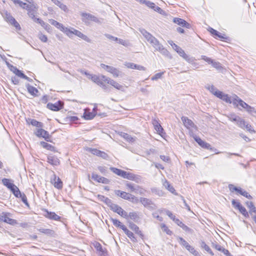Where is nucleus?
Masks as SVG:
<instances>
[{"instance_id": "nucleus-43", "label": "nucleus", "mask_w": 256, "mask_h": 256, "mask_svg": "<svg viewBox=\"0 0 256 256\" xmlns=\"http://www.w3.org/2000/svg\"><path fill=\"white\" fill-rule=\"evenodd\" d=\"M136 188L134 192V193L136 194H140L141 195L144 194L146 192V190L144 189L143 188H142V187L138 185L136 186Z\"/></svg>"}, {"instance_id": "nucleus-9", "label": "nucleus", "mask_w": 256, "mask_h": 256, "mask_svg": "<svg viewBox=\"0 0 256 256\" xmlns=\"http://www.w3.org/2000/svg\"><path fill=\"white\" fill-rule=\"evenodd\" d=\"M103 76L106 77L104 75L98 76L96 75L92 74L90 75L89 79L91 80L92 82L100 86V85L102 84L103 82H105V78H103Z\"/></svg>"}, {"instance_id": "nucleus-8", "label": "nucleus", "mask_w": 256, "mask_h": 256, "mask_svg": "<svg viewBox=\"0 0 256 256\" xmlns=\"http://www.w3.org/2000/svg\"><path fill=\"white\" fill-rule=\"evenodd\" d=\"M105 78V82L108 84H110L111 86H114L117 90H124V86L116 82L114 80L110 78L109 77H104Z\"/></svg>"}, {"instance_id": "nucleus-28", "label": "nucleus", "mask_w": 256, "mask_h": 256, "mask_svg": "<svg viewBox=\"0 0 256 256\" xmlns=\"http://www.w3.org/2000/svg\"><path fill=\"white\" fill-rule=\"evenodd\" d=\"M52 1L57 6H58L62 10L66 12L68 11L67 6L62 3L59 0H52Z\"/></svg>"}, {"instance_id": "nucleus-6", "label": "nucleus", "mask_w": 256, "mask_h": 256, "mask_svg": "<svg viewBox=\"0 0 256 256\" xmlns=\"http://www.w3.org/2000/svg\"><path fill=\"white\" fill-rule=\"evenodd\" d=\"M193 137H194V140L202 148L208 149V150H210L212 151L216 150V149H215L213 147H212V146L210 145V144L203 141L200 138H199L196 136H194Z\"/></svg>"}, {"instance_id": "nucleus-53", "label": "nucleus", "mask_w": 256, "mask_h": 256, "mask_svg": "<svg viewBox=\"0 0 256 256\" xmlns=\"http://www.w3.org/2000/svg\"><path fill=\"white\" fill-rule=\"evenodd\" d=\"M21 198L22 202L26 206H28V204L27 200V198L25 194L24 193H20V194L19 195V197Z\"/></svg>"}, {"instance_id": "nucleus-5", "label": "nucleus", "mask_w": 256, "mask_h": 256, "mask_svg": "<svg viewBox=\"0 0 256 256\" xmlns=\"http://www.w3.org/2000/svg\"><path fill=\"white\" fill-rule=\"evenodd\" d=\"M4 18L10 24L13 25L17 30H20L21 28L19 24L16 21L15 18L7 12L5 14Z\"/></svg>"}, {"instance_id": "nucleus-51", "label": "nucleus", "mask_w": 256, "mask_h": 256, "mask_svg": "<svg viewBox=\"0 0 256 256\" xmlns=\"http://www.w3.org/2000/svg\"><path fill=\"white\" fill-rule=\"evenodd\" d=\"M161 228L162 230L166 232L168 234L171 235L172 234V232L168 229L165 224H161Z\"/></svg>"}, {"instance_id": "nucleus-46", "label": "nucleus", "mask_w": 256, "mask_h": 256, "mask_svg": "<svg viewBox=\"0 0 256 256\" xmlns=\"http://www.w3.org/2000/svg\"><path fill=\"white\" fill-rule=\"evenodd\" d=\"M164 72H158L155 74L151 78V80H156L158 79L162 78V75L164 74Z\"/></svg>"}, {"instance_id": "nucleus-4", "label": "nucleus", "mask_w": 256, "mask_h": 256, "mask_svg": "<svg viewBox=\"0 0 256 256\" xmlns=\"http://www.w3.org/2000/svg\"><path fill=\"white\" fill-rule=\"evenodd\" d=\"M50 182L53 184L54 188L58 189H62L63 186V184L59 177L56 176L54 172V174L50 178Z\"/></svg>"}, {"instance_id": "nucleus-55", "label": "nucleus", "mask_w": 256, "mask_h": 256, "mask_svg": "<svg viewBox=\"0 0 256 256\" xmlns=\"http://www.w3.org/2000/svg\"><path fill=\"white\" fill-rule=\"evenodd\" d=\"M245 110L250 114H252L253 113H256V111L254 108L249 106L248 104L247 105V106H246Z\"/></svg>"}, {"instance_id": "nucleus-52", "label": "nucleus", "mask_w": 256, "mask_h": 256, "mask_svg": "<svg viewBox=\"0 0 256 256\" xmlns=\"http://www.w3.org/2000/svg\"><path fill=\"white\" fill-rule=\"evenodd\" d=\"M206 88L214 95L218 90L213 85H208Z\"/></svg>"}, {"instance_id": "nucleus-36", "label": "nucleus", "mask_w": 256, "mask_h": 256, "mask_svg": "<svg viewBox=\"0 0 256 256\" xmlns=\"http://www.w3.org/2000/svg\"><path fill=\"white\" fill-rule=\"evenodd\" d=\"M129 226L131 230L134 231L136 234L142 235V232L139 230V228L134 223H130Z\"/></svg>"}, {"instance_id": "nucleus-40", "label": "nucleus", "mask_w": 256, "mask_h": 256, "mask_svg": "<svg viewBox=\"0 0 256 256\" xmlns=\"http://www.w3.org/2000/svg\"><path fill=\"white\" fill-rule=\"evenodd\" d=\"M186 249L188 250L191 254H194V256H200L199 252H197L194 247L189 245Z\"/></svg>"}, {"instance_id": "nucleus-62", "label": "nucleus", "mask_w": 256, "mask_h": 256, "mask_svg": "<svg viewBox=\"0 0 256 256\" xmlns=\"http://www.w3.org/2000/svg\"><path fill=\"white\" fill-rule=\"evenodd\" d=\"M88 151L90 152L92 154H93L94 155H96L97 156H98V154H100V150H98L96 148H90L88 149Z\"/></svg>"}, {"instance_id": "nucleus-23", "label": "nucleus", "mask_w": 256, "mask_h": 256, "mask_svg": "<svg viewBox=\"0 0 256 256\" xmlns=\"http://www.w3.org/2000/svg\"><path fill=\"white\" fill-rule=\"evenodd\" d=\"M11 70L17 76L24 79H28V77L21 70H18L16 66H12Z\"/></svg>"}, {"instance_id": "nucleus-30", "label": "nucleus", "mask_w": 256, "mask_h": 256, "mask_svg": "<svg viewBox=\"0 0 256 256\" xmlns=\"http://www.w3.org/2000/svg\"><path fill=\"white\" fill-rule=\"evenodd\" d=\"M27 90L30 94L33 96H36V94L38 92L37 88L33 86H30V84L26 85Z\"/></svg>"}, {"instance_id": "nucleus-41", "label": "nucleus", "mask_w": 256, "mask_h": 256, "mask_svg": "<svg viewBox=\"0 0 256 256\" xmlns=\"http://www.w3.org/2000/svg\"><path fill=\"white\" fill-rule=\"evenodd\" d=\"M246 122L241 118H239L238 120L236 122L237 125L240 128L244 129Z\"/></svg>"}, {"instance_id": "nucleus-39", "label": "nucleus", "mask_w": 256, "mask_h": 256, "mask_svg": "<svg viewBox=\"0 0 256 256\" xmlns=\"http://www.w3.org/2000/svg\"><path fill=\"white\" fill-rule=\"evenodd\" d=\"M246 204L250 209L249 212L250 214H252V212L256 214V208L254 206L252 202H247Z\"/></svg>"}, {"instance_id": "nucleus-47", "label": "nucleus", "mask_w": 256, "mask_h": 256, "mask_svg": "<svg viewBox=\"0 0 256 256\" xmlns=\"http://www.w3.org/2000/svg\"><path fill=\"white\" fill-rule=\"evenodd\" d=\"M124 233L133 242H134L136 240V238L134 237V234L132 232L128 230L126 231Z\"/></svg>"}, {"instance_id": "nucleus-57", "label": "nucleus", "mask_w": 256, "mask_h": 256, "mask_svg": "<svg viewBox=\"0 0 256 256\" xmlns=\"http://www.w3.org/2000/svg\"><path fill=\"white\" fill-rule=\"evenodd\" d=\"M39 39L44 42H46L48 40L47 36L42 33H39L38 35Z\"/></svg>"}, {"instance_id": "nucleus-58", "label": "nucleus", "mask_w": 256, "mask_h": 256, "mask_svg": "<svg viewBox=\"0 0 256 256\" xmlns=\"http://www.w3.org/2000/svg\"><path fill=\"white\" fill-rule=\"evenodd\" d=\"M98 170L103 174L107 173V168L104 166H99L98 167Z\"/></svg>"}, {"instance_id": "nucleus-34", "label": "nucleus", "mask_w": 256, "mask_h": 256, "mask_svg": "<svg viewBox=\"0 0 256 256\" xmlns=\"http://www.w3.org/2000/svg\"><path fill=\"white\" fill-rule=\"evenodd\" d=\"M10 190L16 198H18L19 195L20 194L21 192H20L19 188L15 184L12 186V188H10Z\"/></svg>"}, {"instance_id": "nucleus-14", "label": "nucleus", "mask_w": 256, "mask_h": 256, "mask_svg": "<svg viewBox=\"0 0 256 256\" xmlns=\"http://www.w3.org/2000/svg\"><path fill=\"white\" fill-rule=\"evenodd\" d=\"M47 108L54 111H58L62 108V104L60 101L54 104L48 103L47 104Z\"/></svg>"}, {"instance_id": "nucleus-10", "label": "nucleus", "mask_w": 256, "mask_h": 256, "mask_svg": "<svg viewBox=\"0 0 256 256\" xmlns=\"http://www.w3.org/2000/svg\"><path fill=\"white\" fill-rule=\"evenodd\" d=\"M123 178H126L129 180H134L136 182H138L140 180V176H136L132 173L124 171Z\"/></svg>"}, {"instance_id": "nucleus-45", "label": "nucleus", "mask_w": 256, "mask_h": 256, "mask_svg": "<svg viewBox=\"0 0 256 256\" xmlns=\"http://www.w3.org/2000/svg\"><path fill=\"white\" fill-rule=\"evenodd\" d=\"M122 136L128 142H133L134 140V138L128 134L123 133Z\"/></svg>"}, {"instance_id": "nucleus-50", "label": "nucleus", "mask_w": 256, "mask_h": 256, "mask_svg": "<svg viewBox=\"0 0 256 256\" xmlns=\"http://www.w3.org/2000/svg\"><path fill=\"white\" fill-rule=\"evenodd\" d=\"M228 118L229 120H231L232 122H237L238 120L239 116H237L235 114H230L229 116H228Z\"/></svg>"}, {"instance_id": "nucleus-35", "label": "nucleus", "mask_w": 256, "mask_h": 256, "mask_svg": "<svg viewBox=\"0 0 256 256\" xmlns=\"http://www.w3.org/2000/svg\"><path fill=\"white\" fill-rule=\"evenodd\" d=\"M153 124L154 126V129L156 130L160 134L163 130V128L160 126V124L156 120H154L153 122Z\"/></svg>"}, {"instance_id": "nucleus-3", "label": "nucleus", "mask_w": 256, "mask_h": 256, "mask_svg": "<svg viewBox=\"0 0 256 256\" xmlns=\"http://www.w3.org/2000/svg\"><path fill=\"white\" fill-rule=\"evenodd\" d=\"M110 208L111 210L115 212H116L120 216L126 218H128V213L118 204L112 203Z\"/></svg>"}, {"instance_id": "nucleus-25", "label": "nucleus", "mask_w": 256, "mask_h": 256, "mask_svg": "<svg viewBox=\"0 0 256 256\" xmlns=\"http://www.w3.org/2000/svg\"><path fill=\"white\" fill-rule=\"evenodd\" d=\"M50 22L53 26L60 29L62 32H65L66 28L62 24L58 22L57 21L51 19L49 20Z\"/></svg>"}, {"instance_id": "nucleus-61", "label": "nucleus", "mask_w": 256, "mask_h": 256, "mask_svg": "<svg viewBox=\"0 0 256 256\" xmlns=\"http://www.w3.org/2000/svg\"><path fill=\"white\" fill-rule=\"evenodd\" d=\"M111 221L112 222V224L114 226L117 227H120L121 224V222L116 219H114L113 218H110Z\"/></svg>"}, {"instance_id": "nucleus-16", "label": "nucleus", "mask_w": 256, "mask_h": 256, "mask_svg": "<svg viewBox=\"0 0 256 256\" xmlns=\"http://www.w3.org/2000/svg\"><path fill=\"white\" fill-rule=\"evenodd\" d=\"M114 193L118 196H120L124 200H130L132 198V194L125 192L120 191V190H116L114 191Z\"/></svg>"}, {"instance_id": "nucleus-12", "label": "nucleus", "mask_w": 256, "mask_h": 256, "mask_svg": "<svg viewBox=\"0 0 256 256\" xmlns=\"http://www.w3.org/2000/svg\"><path fill=\"white\" fill-rule=\"evenodd\" d=\"M182 120L184 123V126L187 128L190 129L191 128H194L196 130H197V126L194 124L192 122V121L190 120L188 117L186 116H182Z\"/></svg>"}, {"instance_id": "nucleus-56", "label": "nucleus", "mask_w": 256, "mask_h": 256, "mask_svg": "<svg viewBox=\"0 0 256 256\" xmlns=\"http://www.w3.org/2000/svg\"><path fill=\"white\" fill-rule=\"evenodd\" d=\"M14 2L15 4H18L20 7L24 9H26V6L28 5V4L20 1V0H14Z\"/></svg>"}, {"instance_id": "nucleus-11", "label": "nucleus", "mask_w": 256, "mask_h": 256, "mask_svg": "<svg viewBox=\"0 0 256 256\" xmlns=\"http://www.w3.org/2000/svg\"><path fill=\"white\" fill-rule=\"evenodd\" d=\"M178 54L182 56L184 60H185L188 63L192 64L194 62V59L192 57H190L189 56L186 54L182 48H180L178 50L176 51Z\"/></svg>"}, {"instance_id": "nucleus-63", "label": "nucleus", "mask_w": 256, "mask_h": 256, "mask_svg": "<svg viewBox=\"0 0 256 256\" xmlns=\"http://www.w3.org/2000/svg\"><path fill=\"white\" fill-rule=\"evenodd\" d=\"M39 231L40 232L48 234H51L52 233V230H49V229H44V228H40L39 230Z\"/></svg>"}, {"instance_id": "nucleus-7", "label": "nucleus", "mask_w": 256, "mask_h": 256, "mask_svg": "<svg viewBox=\"0 0 256 256\" xmlns=\"http://www.w3.org/2000/svg\"><path fill=\"white\" fill-rule=\"evenodd\" d=\"M35 134L38 138H43L47 142H50V136L48 132L42 128H38L34 132Z\"/></svg>"}, {"instance_id": "nucleus-38", "label": "nucleus", "mask_w": 256, "mask_h": 256, "mask_svg": "<svg viewBox=\"0 0 256 256\" xmlns=\"http://www.w3.org/2000/svg\"><path fill=\"white\" fill-rule=\"evenodd\" d=\"M40 144L43 148H46L48 150H50L51 151L54 150V147L48 143H46L44 142H40Z\"/></svg>"}, {"instance_id": "nucleus-44", "label": "nucleus", "mask_w": 256, "mask_h": 256, "mask_svg": "<svg viewBox=\"0 0 256 256\" xmlns=\"http://www.w3.org/2000/svg\"><path fill=\"white\" fill-rule=\"evenodd\" d=\"M126 186L128 188L130 192H134L135 190L136 186L138 185L134 184H132L129 182H127L126 184Z\"/></svg>"}, {"instance_id": "nucleus-2", "label": "nucleus", "mask_w": 256, "mask_h": 256, "mask_svg": "<svg viewBox=\"0 0 256 256\" xmlns=\"http://www.w3.org/2000/svg\"><path fill=\"white\" fill-rule=\"evenodd\" d=\"M102 68L111 74L114 78L122 77L123 73L117 68L104 64H100Z\"/></svg>"}, {"instance_id": "nucleus-48", "label": "nucleus", "mask_w": 256, "mask_h": 256, "mask_svg": "<svg viewBox=\"0 0 256 256\" xmlns=\"http://www.w3.org/2000/svg\"><path fill=\"white\" fill-rule=\"evenodd\" d=\"M72 30H70V29L66 28L64 32L69 36H70V35L69 34H74L76 36V34H77V32H78V30H75L74 28H72Z\"/></svg>"}, {"instance_id": "nucleus-20", "label": "nucleus", "mask_w": 256, "mask_h": 256, "mask_svg": "<svg viewBox=\"0 0 256 256\" xmlns=\"http://www.w3.org/2000/svg\"><path fill=\"white\" fill-rule=\"evenodd\" d=\"M46 214L44 216L47 218L55 220H58L60 219V217L54 212H49L47 210H46Z\"/></svg>"}, {"instance_id": "nucleus-24", "label": "nucleus", "mask_w": 256, "mask_h": 256, "mask_svg": "<svg viewBox=\"0 0 256 256\" xmlns=\"http://www.w3.org/2000/svg\"><path fill=\"white\" fill-rule=\"evenodd\" d=\"M90 109H85L84 113V118L86 120H92L96 116V113L94 112H90Z\"/></svg>"}, {"instance_id": "nucleus-29", "label": "nucleus", "mask_w": 256, "mask_h": 256, "mask_svg": "<svg viewBox=\"0 0 256 256\" xmlns=\"http://www.w3.org/2000/svg\"><path fill=\"white\" fill-rule=\"evenodd\" d=\"M2 184L9 190L14 185L10 179L4 178L2 180Z\"/></svg>"}, {"instance_id": "nucleus-59", "label": "nucleus", "mask_w": 256, "mask_h": 256, "mask_svg": "<svg viewBox=\"0 0 256 256\" xmlns=\"http://www.w3.org/2000/svg\"><path fill=\"white\" fill-rule=\"evenodd\" d=\"M179 242L180 244L184 246L186 248L190 244L186 241L183 238H179Z\"/></svg>"}, {"instance_id": "nucleus-60", "label": "nucleus", "mask_w": 256, "mask_h": 256, "mask_svg": "<svg viewBox=\"0 0 256 256\" xmlns=\"http://www.w3.org/2000/svg\"><path fill=\"white\" fill-rule=\"evenodd\" d=\"M116 42L118 43H119L124 46H129V42L128 41L124 40L122 39L118 38V40H117Z\"/></svg>"}, {"instance_id": "nucleus-15", "label": "nucleus", "mask_w": 256, "mask_h": 256, "mask_svg": "<svg viewBox=\"0 0 256 256\" xmlns=\"http://www.w3.org/2000/svg\"><path fill=\"white\" fill-rule=\"evenodd\" d=\"M173 22L182 27L188 28H190V24L187 22L185 20L180 18H174L173 19Z\"/></svg>"}, {"instance_id": "nucleus-64", "label": "nucleus", "mask_w": 256, "mask_h": 256, "mask_svg": "<svg viewBox=\"0 0 256 256\" xmlns=\"http://www.w3.org/2000/svg\"><path fill=\"white\" fill-rule=\"evenodd\" d=\"M211 64H212V66L214 68H216L218 70H220L222 68L220 62L214 61V60L212 62Z\"/></svg>"}, {"instance_id": "nucleus-42", "label": "nucleus", "mask_w": 256, "mask_h": 256, "mask_svg": "<svg viewBox=\"0 0 256 256\" xmlns=\"http://www.w3.org/2000/svg\"><path fill=\"white\" fill-rule=\"evenodd\" d=\"M238 206H239L240 208H238L240 212L246 218H248L249 216L248 214V212L246 211V208L242 206H240L238 204Z\"/></svg>"}, {"instance_id": "nucleus-31", "label": "nucleus", "mask_w": 256, "mask_h": 256, "mask_svg": "<svg viewBox=\"0 0 256 256\" xmlns=\"http://www.w3.org/2000/svg\"><path fill=\"white\" fill-rule=\"evenodd\" d=\"M239 100H241L236 95H234L231 97L230 104H232L234 106L238 107L239 104Z\"/></svg>"}, {"instance_id": "nucleus-21", "label": "nucleus", "mask_w": 256, "mask_h": 256, "mask_svg": "<svg viewBox=\"0 0 256 256\" xmlns=\"http://www.w3.org/2000/svg\"><path fill=\"white\" fill-rule=\"evenodd\" d=\"M210 32L212 35L218 37L220 40H226L228 39L226 35L222 34L212 28H210Z\"/></svg>"}, {"instance_id": "nucleus-18", "label": "nucleus", "mask_w": 256, "mask_h": 256, "mask_svg": "<svg viewBox=\"0 0 256 256\" xmlns=\"http://www.w3.org/2000/svg\"><path fill=\"white\" fill-rule=\"evenodd\" d=\"M48 162L52 166H58L60 163L59 159L54 156H48Z\"/></svg>"}, {"instance_id": "nucleus-26", "label": "nucleus", "mask_w": 256, "mask_h": 256, "mask_svg": "<svg viewBox=\"0 0 256 256\" xmlns=\"http://www.w3.org/2000/svg\"><path fill=\"white\" fill-rule=\"evenodd\" d=\"M140 202L145 207H148L152 208V206H151V205L152 204V202L150 200L144 198H140Z\"/></svg>"}, {"instance_id": "nucleus-54", "label": "nucleus", "mask_w": 256, "mask_h": 256, "mask_svg": "<svg viewBox=\"0 0 256 256\" xmlns=\"http://www.w3.org/2000/svg\"><path fill=\"white\" fill-rule=\"evenodd\" d=\"M124 66H126V68H129L136 69V64H135L132 62H126L124 64Z\"/></svg>"}, {"instance_id": "nucleus-27", "label": "nucleus", "mask_w": 256, "mask_h": 256, "mask_svg": "<svg viewBox=\"0 0 256 256\" xmlns=\"http://www.w3.org/2000/svg\"><path fill=\"white\" fill-rule=\"evenodd\" d=\"M98 198L100 200L106 203L109 207L112 204V202L107 197L102 195H98Z\"/></svg>"}, {"instance_id": "nucleus-49", "label": "nucleus", "mask_w": 256, "mask_h": 256, "mask_svg": "<svg viewBox=\"0 0 256 256\" xmlns=\"http://www.w3.org/2000/svg\"><path fill=\"white\" fill-rule=\"evenodd\" d=\"M128 218L132 220H136L138 218V215L136 212H131L128 214Z\"/></svg>"}, {"instance_id": "nucleus-33", "label": "nucleus", "mask_w": 256, "mask_h": 256, "mask_svg": "<svg viewBox=\"0 0 256 256\" xmlns=\"http://www.w3.org/2000/svg\"><path fill=\"white\" fill-rule=\"evenodd\" d=\"M110 170L115 174L122 178L124 171L116 168L111 167Z\"/></svg>"}, {"instance_id": "nucleus-17", "label": "nucleus", "mask_w": 256, "mask_h": 256, "mask_svg": "<svg viewBox=\"0 0 256 256\" xmlns=\"http://www.w3.org/2000/svg\"><path fill=\"white\" fill-rule=\"evenodd\" d=\"M82 16L84 18L90 20L91 21L97 22V23H100V21L99 20L98 18H97L94 16H93L92 14H90L87 13H82Z\"/></svg>"}, {"instance_id": "nucleus-37", "label": "nucleus", "mask_w": 256, "mask_h": 256, "mask_svg": "<svg viewBox=\"0 0 256 256\" xmlns=\"http://www.w3.org/2000/svg\"><path fill=\"white\" fill-rule=\"evenodd\" d=\"M76 36L79 37L80 38H81L82 39L84 40L86 42H90L91 40L90 39L88 38L86 35L83 34L82 32H81L80 31H78L77 34H76Z\"/></svg>"}, {"instance_id": "nucleus-19", "label": "nucleus", "mask_w": 256, "mask_h": 256, "mask_svg": "<svg viewBox=\"0 0 256 256\" xmlns=\"http://www.w3.org/2000/svg\"><path fill=\"white\" fill-rule=\"evenodd\" d=\"M0 220L11 225H14L17 224L16 220L8 218L6 214L0 217Z\"/></svg>"}, {"instance_id": "nucleus-22", "label": "nucleus", "mask_w": 256, "mask_h": 256, "mask_svg": "<svg viewBox=\"0 0 256 256\" xmlns=\"http://www.w3.org/2000/svg\"><path fill=\"white\" fill-rule=\"evenodd\" d=\"M26 122L28 124H32V126L37 128H42L43 126L42 123L34 119L28 118L26 120Z\"/></svg>"}, {"instance_id": "nucleus-13", "label": "nucleus", "mask_w": 256, "mask_h": 256, "mask_svg": "<svg viewBox=\"0 0 256 256\" xmlns=\"http://www.w3.org/2000/svg\"><path fill=\"white\" fill-rule=\"evenodd\" d=\"M92 178L98 182L104 184H108L110 182L108 179L104 177H102L94 173L92 174Z\"/></svg>"}, {"instance_id": "nucleus-32", "label": "nucleus", "mask_w": 256, "mask_h": 256, "mask_svg": "<svg viewBox=\"0 0 256 256\" xmlns=\"http://www.w3.org/2000/svg\"><path fill=\"white\" fill-rule=\"evenodd\" d=\"M163 186L172 193L174 194V192H175V190L174 188V187L172 186H171V184L168 180H165L164 182Z\"/></svg>"}, {"instance_id": "nucleus-1", "label": "nucleus", "mask_w": 256, "mask_h": 256, "mask_svg": "<svg viewBox=\"0 0 256 256\" xmlns=\"http://www.w3.org/2000/svg\"><path fill=\"white\" fill-rule=\"evenodd\" d=\"M140 32L156 51L160 52L164 56H169L170 53L168 50L152 34L144 28H140Z\"/></svg>"}]
</instances>
